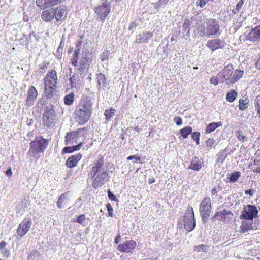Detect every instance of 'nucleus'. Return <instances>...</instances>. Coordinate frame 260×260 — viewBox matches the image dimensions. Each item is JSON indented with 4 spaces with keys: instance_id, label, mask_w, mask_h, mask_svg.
Wrapping results in <instances>:
<instances>
[{
    "instance_id": "ddd939ff",
    "label": "nucleus",
    "mask_w": 260,
    "mask_h": 260,
    "mask_svg": "<svg viewBox=\"0 0 260 260\" xmlns=\"http://www.w3.org/2000/svg\"><path fill=\"white\" fill-rule=\"evenodd\" d=\"M137 243L135 240H127L119 244L117 247V250L121 252L131 253L136 248Z\"/></svg>"
},
{
    "instance_id": "e433bc0d",
    "label": "nucleus",
    "mask_w": 260,
    "mask_h": 260,
    "mask_svg": "<svg viewBox=\"0 0 260 260\" xmlns=\"http://www.w3.org/2000/svg\"><path fill=\"white\" fill-rule=\"evenodd\" d=\"M209 246L207 245L204 244H200L198 246H194L193 250L195 252H206Z\"/></svg>"
},
{
    "instance_id": "338daca9",
    "label": "nucleus",
    "mask_w": 260,
    "mask_h": 260,
    "mask_svg": "<svg viewBox=\"0 0 260 260\" xmlns=\"http://www.w3.org/2000/svg\"><path fill=\"white\" fill-rule=\"evenodd\" d=\"M254 173H260V167H258L253 170Z\"/></svg>"
},
{
    "instance_id": "b1692460",
    "label": "nucleus",
    "mask_w": 260,
    "mask_h": 260,
    "mask_svg": "<svg viewBox=\"0 0 260 260\" xmlns=\"http://www.w3.org/2000/svg\"><path fill=\"white\" fill-rule=\"evenodd\" d=\"M96 79L99 89H104L106 86V79L105 76L102 73L97 74Z\"/></svg>"
},
{
    "instance_id": "f03ea898",
    "label": "nucleus",
    "mask_w": 260,
    "mask_h": 260,
    "mask_svg": "<svg viewBox=\"0 0 260 260\" xmlns=\"http://www.w3.org/2000/svg\"><path fill=\"white\" fill-rule=\"evenodd\" d=\"M91 99L83 97L79 102L75 110V120L79 124H85L90 119L92 111Z\"/></svg>"
},
{
    "instance_id": "f3484780",
    "label": "nucleus",
    "mask_w": 260,
    "mask_h": 260,
    "mask_svg": "<svg viewBox=\"0 0 260 260\" xmlns=\"http://www.w3.org/2000/svg\"><path fill=\"white\" fill-rule=\"evenodd\" d=\"M55 16V9L49 8L43 11L41 14L42 19L46 22H50Z\"/></svg>"
},
{
    "instance_id": "de8ad7c7",
    "label": "nucleus",
    "mask_w": 260,
    "mask_h": 260,
    "mask_svg": "<svg viewBox=\"0 0 260 260\" xmlns=\"http://www.w3.org/2000/svg\"><path fill=\"white\" fill-rule=\"evenodd\" d=\"M108 196L109 199L111 201H115L117 200L116 196L114 195L110 190H108Z\"/></svg>"
},
{
    "instance_id": "a211bd4d",
    "label": "nucleus",
    "mask_w": 260,
    "mask_h": 260,
    "mask_svg": "<svg viewBox=\"0 0 260 260\" xmlns=\"http://www.w3.org/2000/svg\"><path fill=\"white\" fill-rule=\"evenodd\" d=\"M79 138L78 131L72 132L68 133L66 136L65 144L66 145H71L74 143H77V140Z\"/></svg>"
},
{
    "instance_id": "5fc2aeb1",
    "label": "nucleus",
    "mask_w": 260,
    "mask_h": 260,
    "mask_svg": "<svg viewBox=\"0 0 260 260\" xmlns=\"http://www.w3.org/2000/svg\"><path fill=\"white\" fill-rule=\"evenodd\" d=\"M127 159L128 160H132V159H134V163H137L139 160H140V158L139 157H136L135 155H131L128 156Z\"/></svg>"
},
{
    "instance_id": "e2e57ef3",
    "label": "nucleus",
    "mask_w": 260,
    "mask_h": 260,
    "mask_svg": "<svg viewBox=\"0 0 260 260\" xmlns=\"http://www.w3.org/2000/svg\"><path fill=\"white\" fill-rule=\"evenodd\" d=\"M120 236L119 234H118L117 236L115 238V242L116 244H118L119 241V239L120 238Z\"/></svg>"
},
{
    "instance_id": "423d86ee",
    "label": "nucleus",
    "mask_w": 260,
    "mask_h": 260,
    "mask_svg": "<svg viewBox=\"0 0 260 260\" xmlns=\"http://www.w3.org/2000/svg\"><path fill=\"white\" fill-rule=\"evenodd\" d=\"M43 122L45 126L51 128L55 126L56 117L55 110L52 106H49L45 109L43 114Z\"/></svg>"
},
{
    "instance_id": "69168bd1",
    "label": "nucleus",
    "mask_w": 260,
    "mask_h": 260,
    "mask_svg": "<svg viewBox=\"0 0 260 260\" xmlns=\"http://www.w3.org/2000/svg\"><path fill=\"white\" fill-rule=\"evenodd\" d=\"M253 163H254V165H257V166L259 165H260V160L254 159Z\"/></svg>"
},
{
    "instance_id": "864d4df0",
    "label": "nucleus",
    "mask_w": 260,
    "mask_h": 260,
    "mask_svg": "<svg viewBox=\"0 0 260 260\" xmlns=\"http://www.w3.org/2000/svg\"><path fill=\"white\" fill-rule=\"evenodd\" d=\"M244 1L243 0H240L239 1L238 4H237L236 8L237 10L240 11L242 6H243Z\"/></svg>"
},
{
    "instance_id": "09e8293b",
    "label": "nucleus",
    "mask_w": 260,
    "mask_h": 260,
    "mask_svg": "<svg viewBox=\"0 0 260 260\" xmlns=\"http://www.w3.org/2000/svg\"><path fill=\"white\" fill-rule=\"evenodd\" d=\"M207 3V0H197L196 3L201 8H203L205 6Z\"/></svg>"
},
{
    "instance_id": "6e6552de",
    "label": "nucleus",
    "mask_w": 260,
    "mask_h": 260,
    "mask_svg": "<svg viewBox=\"0 0 260 260\" xmlns=\"http://www.w3.org/2000/svg\"><path fill=\"white\" fill-rule=\"evenodd\" d=\"M179 225L180 228H182L183 226L184 228H195L196 223L194 212L191 206H188L187 207L185 213L183 222L181 223L179 221Z\"/></svg>"
},
{
    "instance_id": "8fccbe9b",
    "label": "nucleus",
    "mask_w": 260,
    "mask_h": 260,
    "mask_svg": "<svg viewBox=\"0 0 260 260\" xmlns=\"http://www.w3.org/2000/svg\"><path fill=\"white\" fill-rule=\"evenodd\" d=\"M174 121L177 125H181L182 124V120L180 117H176L174 118Z\"/></svg>"
},
{
    "instance_id": "a878e982",
    "label": "nucleus",
    "mask_w": 260,
    "mask_h": 260,
    "mask_svg": "<svg viewBox=\"0 0 260 260\" xmlns=\"http://www.w3.org/2000/svg\"><path fill=\"white\" fill-rule=\"evenodd\" d=\"M222 125V123L221 122H212L209 123L206 128V132L207 133H210L214 131L218 127Z\"/></svg>"
},
{
    "instance_id": "4be33fe9",
    "label": "nucleus",
    "mask_w": 260,
    "mask_h": 260,
    "mask_svg": "<svg viewBox=\"0 0 260 260\" xmlns=\"http://www.w3.org/2000/svg\"><path fill=\"white\" fill-rule=\"evenodd\" d=\"M83 75L82 76L80 74V76L78 75L77 73H74L71 77L70 78V84L72 88H77L78 85L80 83L81 79L83 77Z\"/></svg>"
},
{
    "instance_id": "72a5a7b5",
    "label": "nucleus",
    "mask_w": 260,
    "mask_h": 260,
    "mask_svg": "<svg viewBox=\"0 0 260 260\" xmlns=\"http://www.w3.org/2000/svg\"><path fill=\"white\" fill-rule=\"evenodd\" d=\"M235 136L238 138V140L244 142L247 141L246 136H245L244 133L242 130H238L235 132Z\"/></svg>"
},
{
    "instance_id": "c756f323",
    "label": "nucleus",
    "mask_w": 260,
    "mask_h": 260,
    "mask_svg": "<svg viewBox=\"0 0 260 260\" xmlns=\"http://www.w3.org/2000/svg\"><path fill=\"white\" fill-rule=\"evenodd\" d=\"M237 92L234 90L229 91L226 95V99L229 102H233L237 98Z\"/></svg>"
},
{
    "instance_id": "20e7f679",
    "label": "nucleus",
    "mask_w": 260,
    "mask_h": 260,
    "mask_svg": "<svg viewBox=\"0 0 260 260\" xmlns=\"http://www.w3.org/2000/svg\"><path fill=\"white\" fill-rule=\"evenodd\" d=\"M242 70H234L232 64H229L218 73V77L223 79V83L231 85L237 82L243 76Z\"/></svg>"
},
{
    "instance_id": "4c0bfd02",
    "label": "nucleus",
    "mask_w": 260,
    "mask_h": 260,
    "mask_svg": "<svg viewBox=\"0 0 260 260\" xmlns=\"http://www.w3.org/2000/svg\"><path fill=\"white\" fill-rule=\"evenodd\" d=\"M248 100L247 99H240L239 101V107L241 110H243L248 107Z\"/></svg>"
},
{
    "instance_id": "2eb2a0df",
    "label": "nucleus",
    "mask_w": 260,
    "mask_h": 260,
    "mask_svg": "<svg viewBox=\"0 0 260 260\" xmlns=\"http://www.w3.org/2000/svg\"><path fill=\"white\" fill-rule=\"evenodd\" d=\"M38 95V92L34 86L30 87L27 91V97L26 105L27 106H31L34 103L35 100Z\"/></svg>"
},
{
    "instance_id": "79ce46f5",
    "label": "nucleus",
    "mask_w": 260,
    "mask_h": 260,
    "mask_svg": "<svg viewBox=\"0 0 260 260\" xmlns=\"http://www.w3.org/2000/svg\"><path fill=\"white\" fill-rule=\"evenodd\" d=\"M219 81L223 83V79H220L218 77V74L217 75L216 77H212L210 79V82L211 84H213L214 85H217Z\"/></svg>"
},
{
    "instance_id": "bf43d9fd",
    "label": "nucleus",
    "mask_w": 260,
    "mask_h": 260,
    "mask_svg": "<svg viewBox=\"0 0 260 260\" xmlns=\"http://www.w3.org/2000/svg\"><path fill=\"white\" fill-rule=\"evenodd\" d=\"M137 26V24L135 22H132L129 26V30H132Z\"/></svg>"
},
{
    "instance_id": "2f4dec72",
    "label": "nucleus",
    "mask_w": 260,
    "mask_h": 260,
    "mask_svg": "<svg viewBox=\"0 0 260 260\" xmlns=\"http://www.w3.org/2000/svg\"><path fill=\"white\" fill-rule=\"evenodd\" d=\"M74 93L71 92L65 96L64 98V103L67 105H71L73 104L74 99Z\"/></svg>"
},
{
    "instance_id": "58836bf2",
    "label": "nucleus",
    "mask_w": 260,
    "mask_h": 260,
    "mask_svg": "<svg viewBox=\"0 0 260 260\" xmlns=\"http://www.w3.org/2000/svg\"><path fill=\"white\" fill-rule=\"evenodd\" d=\"M31 225V221L29 219H25L19 224L18 228H30Z\"/></svg>"
},
{
    "instance_id": "dca6fc26",
    "label": "nucleus",
    "mask_w": 260,
    "mask_h": 260,
    "mask_svg": "<svg viewBox=\"0 0 260 260\" xmlns=\"http://www.w3.org/2000/svg\"><path fill=\"white\" fill-rule=\"evenodd\" d=\"M61 0H36L37 6L42 9L56 5L60 3Z\"/></svg>"
},
{
    "instance_id": "4d7b16f0",
    "label": "nucleus",
    "mask_w": 260,
    "mask_h": 260,
    "mask_svg": "<svg viewBox=\"0 0 260 260\" xmlns=\"http://www.w3.org/2000/svg\"><path fill=\"white\" fill-rule=\"evenodd\" d=\"M244 193L246 195H249L250 196H253V195L254 194V191H253V189H248V190H245Z\"/></svg>"
},
{
    "instance_id": "5701e85b",
    "label": "nucleus",
    "mask_w": 260,
    "mask_h": 260,
    "mask_svg": "<svg viewBox=\"0 0 260 260\" xmlns=\"http://www.w3.org/2000/svg\"><path fill=\"white\" fill-rule=\"evenodd\" d=\"M69 202V199L68 198V193H63L58 199L57 203V206L60 208H63L68 205Z\"/></svg>"
},
{
    "instance_id": "412c9836",
    "label": "nucleus",
    "mask_w": 260,
    "mask_h": 260,
    "mask_svg": "<svg viewBox=\"0 0 260 260\" xmlns=\"http://www.w3.org/2000/svg\"><path fill=\"white\" fill-rule=\"evenodd\" d=\"M248 39L252 42H255L257 40H260V26L256 27L249 33L247 36Z\"/></svg>"
},
{
    "instance_id": "ea45409f",
    "label": "nucleus",
    "mask_w": 260,
    "mask_h": 260,
    "mask_svg": "<svg viewBox=\"0 0 260 260\" xmlns=\"http://www.w3.org/2000/svg\"><path fill=\"white\" fill-rule=\"evenodd\" d=\"M110 54L111 53L110 51L107 50L104 51L100 55V59L101 61L104 62L107 60L108 59Z\"/></svg>"
},
{
    "instance_id": "9d476101",
    "label": "nucleus",
    "mask_w": 260,
    "mask_h": 260,
    "mask_svg": "<svg viewBox=\"0 0 260 260\" xmlns=\"http://www.w3.org/2000/svg\"><path fill=\"white\" fill-rule=\"evenodd\" d=\"M258 211L254 205H247L245 206L241 212L240 219L252 221L254 218L257 217Z\"/></svg>"
},
{
    "instance_id": "37998d69",
    "label": "nucleus",
    "mask_w": 260,
    "mask_h": 260,
    "mask_svg": "<svg viewBox=\"0 0 260 260\" xmlns=\"http://www.w3.org/2000/svg\"><path fill=\"white\" fill-rule=\"evenodd\" d=\"M197 34L199 37H203L207 36V32L206 28H202V27H198L197 29Z\"/></svg>"
},
{
    "instance_id": "39448f33",
    "label": "nucleus",
    "mask_w": 260,
    "mask_h": 260,
    "mask_svg": "<svg viewBox=\"0 0 260 260\" xmlns=\"http://www.w3.org/2000/svg\"><path fill=\"white\" fill-rule=\"evenodd\" d=\"M58 77L55 70L48 72L44 78L45 92L47 99H51L53 95V92L56 88Z\"/></svg>"
},
{
    "instance_id": "052dcab7",
    "label": "nucleus",
    "mask_w": 260,
    "mask_h": 260,
    "mask_svg": "<svg viewBox=\"0 0 260 260\" xmlns=\"http://www.w3.org/2000/svg\"><path fill=\"white\" fill-rule=\"evenodd\" d=\"M44 104V102L43 100H39L37 103V105L39 107H40V110L41 109V107H43V105Z\"/></svg>"
},
{
    "instance_id": "bb28decb",
    "label": "nucleus",
    "mask_w": 260,
    "mask_h": 260,
    "mask_svg": "<svg viewBox=\"0 0 260 260\" xmlns=\"http://www.w3.org/2000/svg\"><path fill=\"white\" fill-rule=\"evenodd\" d=\"M76 221L81 226H86L89 222V218L86 217L84 214H82L77 217Z\"/></svg>"
},
{
    "instance_id": "603ef678",
    "label": "nucleus",
    "mask_w": 260,
    "mask_h": 260,
    "mask_svg": "<svg viewBox=\"0 0 260 260\" xmlns=\"http://www.w3.org/2000/svg\"><path fill=\"white\" fill-rule=\"evenodd\" d=\"M200 134L199 132H195L192 133L191 137L194 140H198L200 138Z\"/></svg>"
},
{
    "instance_id": "aec40b11",
    "label": "nucleus",
    "mask_w": 260,
    "mask_h": 260,
    "mask_svg": "<svg viewBox=\"0 0 260 260\" xmlns=\"http://www.w3.org/2000/svg\"><path fill=\"white\" fill-rule=\"evenodd\" d=\"M81 157L82 155L80 153L72 155L67 159L66 165L68 168H73L76 166Z\"/></svg>"
},
{
    "instance_id": "c03bdc74",
    "label": "nucleus",
    "mask_w": 260,
    "mask_h": 260,
    "mask_svg": "<svg viewBox=\"0 0 260 260\" xmlns=\"http://www.w3.org/2000/svg\"><path fill=\"white\" fill-rule=\"evenodd\" d=\"M168 1L169 0H159L157 3L154 4V7L156 9H159L160 7H164Z\"/></svg>"
},
{
    "instance_id": "f704fd0d",
    "label": "nucleus",
    "mask_w": 260,
    "mask_h": 260,
    "mask_svg": "<svg viewBox=\"0 0 260 260\" xmlns=\"http://www.w3.org/2000/svg\"><path fill=\"white\" fill-rule=\"evenodd\" d=\"M254 107L257 114L260 117V95L256 96L254 99Z\"/></svg>"
},
{
    "instance_id": "a19ab883",
    "label": "nucleus",
    "mask_w": 260,
    "mask_h": 260,
    "mask_svg": "<svg viewBox=\"0 0 260 260\" xmlns=\"http://www.w3.org/2000/svg\"><path fill=\"white\" fill-rule=\"evenodd\" d=\"M218 216L224 218H229L230 216H232L233 214L231 212H227L226 211L224 210L220 213L218 212L216 214L215 217Z\"/></svg>"
},
{
    "instance_id": "393cba45",
    "label": "nucleus",
    "mask_w": 260,
    "mask_h": 260,
    "mask_svg": "<svg viewBox=\"0 0 260 260\" xmlns=\"http://www.w3.org/2000/svg\"><path fill=\"white\" fill-rule=\"evenodd\" d=\"M55 18L57 21H61L63 19L66 9L64 8L60 7L55 9Z\"/></svg>"
},
{
    "instance_id": "3c124183",
    "label": "nucleus",
    "mask_w": 260,
    "mask_h": 260,
    "mask_svg": "<svg viewBox=\"0 0 260 260\" xmlns=\"http://www.w3.org/2000/svg\"><path fill=\"white\" fill-rule=\"evenodd\" d=\"M106 206H107V210L108 211V212H109L108 214L111 217H112L113 216V213H112L113 208H112V206L110 204H107Z\"/></svg>"
},
{
    "instance_id": "774afa93",
    "label": "nucleus",
    "mask_w": 260,
    "mask_h": 260,
    "mask_svg": "<svg viewBox=\"0 0 260 260\" xmlns=\"http://www.w3.org/2000/svg\"><path fill=\"white\" fill-rule=\"evenodd\" d=\"M239 11V10H237L236 8L235 9H233V10H232V14H233L235 15V14H236L237 12H238Z\"/></svg>"
},
{
    "instance_id": "7ed1b4c3",
    "label": "nucleus",
    "mask_w": 260,
    "mask_h": 260,
    "mask_svg": "<svg viewBox=\"0 0 260 260\" xmlns=\"http://www.w3.org/2000/svg\"><path fill=\"white\" fill-rule=\"evenodd\" d=\"M92 186L96 188L102 185L108 179V173L104 167V160L101 158L99 159L95 165L92 167L90 173L88 174L89 177L93 179L95 176Z\"/></svg>"
},
{
    "instance_id": "7c9ffc66",
    "label": "nucleus",
    "mask_w": 260,
    "mask_h": 260,
    "mask_svg": "<svg viewBox=\"0 0 260 260\" xmlns=\"http://www.w3.org/2000/svg\"><path fill=\"white\" fill-rule=\"evenodd\" d=\"M115 109L111 108L108 110H106L104 115L107 120L110 121L111 119L115 116Z\"/></svg>"
},
{
    "instance_id": "f257e3e1",
    "label": "nucleus",
    "mask_w": 260,
    "mask_h": 260,
    "mask_svg": "<svg viewBox=\"0 0 260 260\" xmlns=\"http://www.w3.org/2000/svg\"><path fill=\"white\" fill-rule=\"evenodd\" d=\"M81 42L79 41L77 45L76 48L73 54V57L71 59V64L76 67V71L79 72V74L82 76L84 74L90 63L92 60V55L91 53L87 49L83 50L80 61L78 63L79 55L80 51V46Z\"/></svg>"
},
{
    "instance_id": "9b49d317",
    "label": "nucleus",
    "mask_w": 260,
    "mask_h": 260,
    "mask_svg": "<svg viewBox=\"0 0 260 260\" xmlns=\"http://www.w3.org/2000/svg\"><path fill=\"white\" fill-rule=\"evenodd\" d=\"M207 37L215 35L219 30L218 22L214 19H210L206 22Z\"/></svg>"
},
{
    "instance_id": "6ab92c4d",
    "label": "nucleus",
    "mask_w": 260,
    "mask_h": 260,
    "mask_svg": "<svg viewBox=\"0 0 260 260\" xmlns=\"http://www.w3.org/2000/svg\"><path fill=\"white\" fill-rule=\"evenodd\" d=\"M153 36L152 32H146L136 37L135 42L138 44L147 43Z\"/></svg>"
},
{
    "instance_id": "0e129e2a",
    "label": "nucleus",
    "mask_w": 260,
    "mask_h": 260,
    "mask_svg": "<svg viewBox=\"0 0 260 260\" xmlns=\"http://www.w3.org/2000/svg\"><path fill=\"white\" fill-rule=\"evenodd\" d=\"M217 193L218 191L215 188H213L211 191V193L212 195L216 196Z\"/></svg>"
},
{
    "instance_id": "4468645a",
    "label": "nucleus",
    "mask_w": 260,
    "mask_h": 260,
    "mask_svg": "<svg viewBox=\"0 0 260 260\" xmlns=\"http://www.w3.org/2000/svg\"><path fill=\"white\" fill-rule=\"evenodd\" d=\"M206 46L209 48L212 51H214L216 49L223 48L224 43L219 39H215L209 40L207 43Z\"/></svg>"
},
{
    "instance_id": "49530a36",
    "label": "nucleus",
    "mask_w": 260,
    "mask_h": 260,
    "mask_svg": "<svg viewBox=\"0 0 260 260\" xmlns=\"http://www.w3.org/2000/svg\"><path fill=\"white\" fill-rule=\"evenodd\" d=\"M215 143V140L213 138H209L206 141V145L209 147L213 146Z\"/></svg>"
},
{
    "instance_id": "a18cd8bd",
    "label": "nucleus",
    "mask_w": 260,
    "mask_h": 260,
    "mask_svg": "<svg viewBox=\"0 0 260 260\" xmlns=\"http://www.w3.org/2000/svg\"><path fill=\"white\" fill-rule=\"evenodd\" d=\"M28 231V229H17V233L20 237L23 236Z\"/></svg>"
},
{
    "instance_id": "1a4fd4ad",
    "label": "nucleus",
    "mask_w": 260,
    "mask_h": 260,
    "mask_svg": "<svg viewBox=\"0 0 260 260\" xmlns=\"http://www.w3.org/2000/svg\"><path fill=\"white\" fill-rule=\"evenodd\" d=\"M211 210V203L210 198L206 197L201 201L200 204V213L202 220L205 222L210 216Z\"/></svg>"
},
{
    "instance_id": "0eeeda50",
    "label": "nucleus",
    "mask_w": 260,
    "mask_h": 260,
    "mask_svg": "<svg viewBox=\"0 0 260 260\" xmlns=\"http://www.w3.org/2000/svg\"><path fill=\"white\" fill-rule=\"evenodd\" d=\"M48 145V141L42 137L37 138L30 143L29 152H32L34 155L43 153Z\"/></svg>"
},
{
    "instance_id": "680f3d73",
    "label": "nucleus",
    "mask_w": 260,
    "mask_h": 260,
    "mask_svg": "<svg viewBox=\"0 0 260 260\" xmlns=\"http://www.w3.org/2000/svg\"><path fill=\"white\" fill-rule=\"evenodd\" d=\"M6 174L8 176H10L12 175V171H11V169L10 168L8 170L6 171Z\"/></svg>"
},
{
    "instance_id": "6e6d98bb",
    "label": "nucleus",
    "mask_w": 260,
    "mask_h": 260,
    "mask_svg": "<svg viewBox=\"0 0 260 260\" xmlns=\"http://www.w3.org/2000/svg\"><path fill=\"white\" fill-rule=\"evenodd\" d=\"M16 208L18 209V213H21L23 210V207H22V202H21V204L19 203L16 206Z\"/></svg>"
},
{
    "instance_id": "c85d7f7f",
    "label": "nucleus",
    "mask_w": 260,
    "mask_h": 260,
    "mask_svg": "<svg viewBox=\"0 0 260 260\" xmlns=\"http://www.w3.org/2000/svg\"><path fill=\"white\" fill-rule=\"evenodd\" d=\"M82 143H80L79 144L75 146L65 147L63 149V152L64 153H72L75 151L78 150L80 149Z\"/></svg>"
},
{
    "instance_id": "f8f14e48",
    "label": "nucleus",
    "mask_w": 260,
    "mask_h": 260,
    "mask_svg": "<svg viewBox=\"0 0 260 260\" xmlns=\"http://www.w3.org/2000/svg\"><path fill=\"white\" fill-rule=\"evenodd\" d=\"M94 11L100 18L103 21L110 12V6L107 2H105L96 7Z\"/></svg>"
},
{
    "instance_id": "cd10ccee",
    "label": "nucleus",
    "mask_w": 260,
    "mask_h": 260,
    "mask_svg": "<svg viewBox=\"0 0 260 260\" xmlns=\"http://www.w3.org/2000/svg\"><path fill=\"white\" fill-rule=\"evenodd\" d=\"M202 164L201 160L194 159L191 161L189 168L193 170L199 171L202 168Z\"/></svg>"
},
{
    "instance_id": "c9c22d12",
    "label": "nucleus",
    "mask_w": 260,
    "mask_h": 260,
    "mask_svg": "<svg viewBox=\"0 0 260 260\" xmlns=\"http://www.w3.org/2000/svg\"><path fill=\"white\" fill-rule=\"evenodd\" d=\"M241 173L239 171H236L229 175V179L231 182L236 181L241 176Z\"/></svg>"
},
{
    "instance_id": "13d9d810",
    "label": "nucleus",
    "mask_w": 260,
    "mask_h": 260,
    "mask_svg": "<svg viewBox=\"0 0 260 260\" xmlns=\"http://www.w3.org/2000/svg\"><path fill=\"white\" fill-rule=\"evenodd\" d=\"M7 245V243L4 241L0 242V250L5 248Z\"/></svg>"
},
{
    "instance_id": "473e14b6",
    "label": "nucleus",
    "mask_w": 260,
    "mask_h": 260,
    "mask_svg": "<svg viewBox=\"0 0 260 260\" xmlns=\"http://www.w3.org/2000/svg\"><path fill=\"white\" fill-rule=\"evenodd\" d=\"M192 128L189 126H186L180 130V134L184 138H186L192 132Z\"/></svg>"
}]
</instances>
